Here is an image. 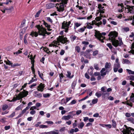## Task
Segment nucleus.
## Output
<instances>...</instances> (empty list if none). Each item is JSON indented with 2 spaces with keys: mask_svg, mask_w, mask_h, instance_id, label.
Here are the masks:
<instances>
[{
  "mask_svg": "<svg viewBox=\"0 0 134 134\" xmlns=\"http://www.w3.org/2000/svg\"><path fill=\"white\" fill-rule=\"evenodd\" d=\"M118 32L115 31H111L108 35L109 37V40H111L112 44L116 47L118 46H121L123 44L121 39L119 40V42L118 40H116V38L118 36Z\"/></svg>",
  "mask_w": 134,
  "mask_h": 134,
  "instance_id": "1",
  "label": "nucleus"
},
{
  "mask_svg": "<svg viewBox=\"0 0 134 134\" xmlns=\"http://www.w3.org/2000/svg\"><path fill=\"white\" fill-rule=\"evenodd\" d=\"M95 32L94 36L101 42H104L103 40L105 39V37L102 36V35L105 36L106 35V33L104 32L101 33L99 31H98L96 30H95Z\"/></svg>",
  "mask_w": 134,
  "mask_h": 134,
  "instance_id": "2",
  "label": "nucleus"
},
{
  "mask_svg": "<svg viewBox=\"0 0 134 134\" xmlns=\"http://www.w3.org/2000/svg\"><path fill=\"white\" fill-rule=\"evenodd\" d=\"M35 27H36L38 31L37 32H34L33 31H32L30 34V35L32 36L33 37L34 36L35 37H36L38 36V35H40V33L39 32L40 31L42 30L41 29V25H36L35 26Z\"/></svg>",
  "mask_w": 134,
  "mask_h": 134,
  "instance_id": "3",
  "label": "nucleus"
},
{
  "mask_svg": "<svg viewBox=\"0 0 134 134\" xmlns=\"http://www.w3.org/2000/svg\"><path fill=\"white\" fill-rule=\"evenodd\" d=\"M58 43H61L63 44L66 43H69L70 41L67 40V38L64 37V36H59L57 38Z\"/></svg>",
  "mask_w": 134,
  "mask_h": 134,
  "instance_id": "4",
  "label": "nucleus"
},
{
  "mask_svg": "<svg viewBox=\"0 0 134 134\" xmlns=\"http://www.w3.org/2000/svg\"><path fill=\"white\" fill-rule=\"evenodd\" d=\"M42 30L40 31L39 32L40 35L42 36H43V38H44L46 36V34L49 35L51 34V32H48L47 31V29L44 27L42 25H41Z\"/></svg>",
  "mask_w": 134,
  "mask_h": 134,
  "instance_id": "5",
  "label": "nucleus"
},
{
  "mask_svg": "<svg viewBox=\"0 0 134 134\" xmlns=\"http://www.w3.org/2000/svg\"><path fill=\"white\" fill-rule=\"evenodd\" d=\"M55 7L57 9V10L59 12H62L64 11V5L62 3L56 4Z\"/></svg>",
  "mask_w": 134,
  "mask_h": 134,
  "instance_id": "6",
  "label": "nucleus"
},
{
  "mask_svg": "<svg viewBox=\"0 0 134 134\" xmlns=\"http://www.w3.org/2000/svg\"><path fill=\"white\" fill-rule=\"evenodd\" d=\"M105 67L106 69V72L107 73H108L111 69L110 63L108 62L106 63Z\"/></svg>",
  "mask_w": 134,
  "mask_h": 134,
  "instance_id": "7",
  "label": "nucleus"
},
{
  "mask_svg": "<svg viewBox=\"0 0 134 134\" xmlns=\"http://www.w3.org/2000/svg\"><path fill=\"white\" fill-rule=\"evenodd\" d=\"M45 86V85L44 84H43L42 83H41L38 86V91H41V92H43V91L44 88Z\"/></svg>",
  "mask_w": 134,
  "mask_h": 134,
  "instance_id": "8",
  "label": "nucleus"
},
{
  "mask_svg": "<svg viewBox=\"0 0 134 134\" xmlns=\"http://www.w3.org/2000/svg\"><path fill=\"white\" fill-rule=\"evenodd\" d=\"M92 50L91 49L87 50L84 52V56L86 57L87 58H89L90 57V52Z\"/></svg>",
  "mask_w": 134,
  "mask_h": 134,
  "instance_id": "9",
  "label": "nucleus"
},
{
  "mask_svg": "<svg viewBox=\"0 0 134 134\" xmlns=\"http://www.w3.org/2000/svg\"><path fill=\"white\" fill-rule=\"evenodd\" d=\"M42 21L43 22V24L47 28V30L48 31H51L52 30V29H50L51 26L48 24L44 20H43Z\"/></svg>",
  "mask_w": 134,
  "mask_h": 134,
  "instance_id": "10",
  "label": "nucleus"
},
{
  "mask_svg": "<svg viewBox=\"0 0 134 134\" xmlns=\"http://www.w3.org/2000/svg\"><path fill=\"white\" fill-rule=\"evenodd\" d=\"M23 91H22L21 93H20V95L21 96V98H24L25 97H26L27 95L28 94V92L27 91H25V90H23Z\"/></svg>",
  "mask_w": 134,
  "mask_h": 134,
  "instance_id": "11",
  "label": "nucleus"
},
{
  "mask_svg": "<svg viewBox=\"0 0 134 134\" xmlns=\"http://www.w3.org/2000/svg\"><path fill=\"white\" fill-rule=\"evenodd\" d=\"M127 134H134V129H133L130 127H128V128L127 129Z\"/></svg>",
  "mask_w": 134,
  "mask_h": 134,
  "instance_id": "12",
  "label": "nucleus"
},
{
  "mask_svg": "<svg viewBox=\"0 0 134 134\" xmlns=\"http://www.w3.org/2000/svg\"><path fill=\"white\" fill-rule=\"evenodd\" d=\"M124 126L125 129L122 128L120 129V130L122 132L123 134H127L128 133L127 132V129L128 128V127L126 125H124Z\"/></svg>",
  "mask_w": 134,
  "mask_h": 134,
  "instance_id": "13",
  "label": "nucleus"
},
{
  "mask_svg": "<svg viewBox=\"0 0 134 134\" xmlns=\"http://www.w3.org/2000/svg\"><path fill=\"white\" fill-rule=\"evenodd\" d=\"M55 6L54 4L52 3H49L47 4L46 5V7L47 9H49L54 7Z\"/></svg>",
  "mask_w": 134,
  "mask_h": 134,
  "instance_id": "14",
  "label": "nucleus"
},
{
  "mask_svg": "<svg viewBox=\"0 0 134 134\" xmlns=\"http://www.w3.org/2000/svg\"><path fill=\"white\" fill-rule=\"evenodd\" d=\"M71 116L70 115H68L67 116L64 115L63 116L62 118V119L65 120H67L70 119Z\"/></svg>",
  "mask_w": 134,
  "mask_h": 134,
  "instance_id": "15",
  "label": "nucleus"
},
{
  "mask_svg": "<svg viewBox=\"0 0 134 134\" xmlns=\"http://www.w3.org/2000/svg\"><path fill=\"white\" fill-rule=\"evenodd\" d=\"M34 96L38 98H40L42 97V94L41 93H38L37 91H35L34 92Z\"/></svg>",
  "mask_w": 134,
  "mask_h": 134,
  "instance_id": "16",
  "label": "nucleus"
},
{
  "mask_svg": "<svg viewBox=\"0 0 134 134\" xmlns=\"http://www.w3.org/2000/svg\"><path fill=\"white\" fill-rule=\"evenodd\" d=\"M62 24V29H65V28L69 27L67 24V22L66 21H64Z\"/></svg>",
  "mask_w": 134,
  "mask_h": 134,
  "instance_id": "17",
  "label": "nucleus"
},
{
  "mask_svg": "<svg viewBox=\"0 0 134 134\" xmlns=\"http://www.w3.org/2000/svg\"><path fill=\"white\" fill-rule=\"evenodd\" d=\"M126 7L127 8V9H128L129 12L131 13L133 11L134 6H130L129 5H126Z\"/></svg>",
  "mask_w": 134,
  "mask_h": 134,
  "instance_id": "18",
  "label": "nucleus"
},
{
  "mask_svg": "<svg viewBox=\"0 0 134 134\" xmlns=\"http://www.w3.org/2000/svg\"><path fill=\"white\" fill-rule=\"evenodd\" d=\"M31 57L30 58V59L31 60V63L32 64V66H31V69H34V63L35 62V60H32V59H33V57L32 55H31L30 56Z\"/></svg>",
  "mask_w": 134,
  "mask_h": 134,
  "instance_id": "19",
  "label": "nucleus"
},
{
  "mask_svg": "<svg viewBox=\"0 0 134 134\" xmlns=\"http://www.w3.org/2000/svg\"><path fill=\"white\" fill-rule=\"evenodd\" d=\"M77 83V80H74L71 85V87L72 89H74Z\"/></svg>",
  "mask_w": 134,
  "mask_h": 134,
  "instance_id": "20",
  "label": "nucleus"
},
{
  "mask_svg": "<svg viewBox=\"0 0 134 134\" xmlns=\"http://www.w3.org/2000/svg\"><path fill=\"white\" fill-rule=\"evenodd\" d=\"M67 74L66 75V76L69 79H72V78L74 76V75H72L71 76V72L70 71H67Z\"/></svg>",
  "mask_w": 134,
  "mask_h": 134,
  "instance_id": "21",
  "label": "nucleus"
},
{
  "mask_svg": "<svg viewBox=\"0 0 134 134\" xmlns=\"http://www.w3.org/2000/svg\"><path fill=\"white\" fill-rule=\"evenodd\" d=\"M84 125V123L83 122H82L78 125L77 126L79 128L81 129L83 127Z\"/></svg>",
  "mask_w": 134,
  "mask_h": 134,
  "instance_id": "22",
  "label": "nucleus"
},
{
  "mask_svg": "<svg viewBox=\"0 0 134 134\" xmlns=\"http://www.w3.org/2000/svg\"><path fill=\"white\" fill-rule=\"evenodd\" d=\"M86 28V27L85 26H84L83 27L77 30L78 32H82L84 31L85 29Z\"/></svg>",
  "mask_w": 134,
  "mask_h": 134,
  "instance_id": "23",
  "label": "nucleus"
},
{
  "mask_svg": "<svg viewBox=\"0 0 134 134\" xmlns=\"http://www.w3.org/2000/svg\"><path fill=\"white\" fill-rule=\"evenodd\" d=\"M127 120L131 123L134 124V118H130L127 119Z\"/></svg>",
  "mask_w": 134,
  "mask_h": 134,
  "instance_id": "24",
  "label": "nucleus"
},
{
  "mask_svg": "<svg viewBox=\"0 0 134 134\" xmlns=\"http://www.w3.org/2000/svg\"><path fill=\"white\" fill-rule=\"evenodd\" d=\"M129 18V20H133L132 22V23H131V24L133 25L134 26V15H133V16H130Z\"/></svg>",
  "mask_w": 134,
  "mask_h": 134,
  "instance_id": "25",
  "label": "nucleus"
},
{
  "mask_svg": "<svg viewBox=\"0 0 134 134\" xmlns=\"http://www.w3.org/2000/svg\"><path fill=\"white\" fill-rule=\"evenodd\" d=\"M112 126L115 128H116V122L114 120H112Z\"/></svg>",
  "mask_w": 134,
  "mask_h": 134,
  "instance_id": "26",
  "label": "nucleus"
},
{
  "mask_svg": "<svg viewBox=\"0 0 134 134\" xmlns=\"http://www.w3.org/2000/svg\"><path fill=\"white\" fill-rule=\"evenodd\" d=\"M27 34H26L24 37V43L25 44H28L27 41L26 40V38L27 37Z\"/></svg>",
  "mask_w": 134,
  "mask_h": 134,
  "instance_id": "27",
  "label": "nucleus"
},
{
  "mask_svg": "<svg viewBox=\"0 0 134 134\" xmlns=\"http://www.w3.org/2000/svg\"><path fill=\"white\" fill-rule=\"evenodd\" d=\"M80 48L78 46H76L75 47V51L78 53H79L80 51Z\"/></svg>",
  "mask_w": 134,
  "mask_h": 134,
  "instance_id": "28",
  "label": "nucleus"
},
{
  "mask_svg": "<svg viewBox=\"0 0 134 134\" xmlns=\"http://www.w3.org/2000/svg\"><path fill=\"white\" fill-rule=\"evenodd\" d=\"M130 100L132 102H134V93H132L131 96H130Z\"/></svg>",
  "mask_w": 134,
  "mask_h": 134,
  "instance_id": "29",
  "label": "nucleus"
},
{
  "mask_svg": "<svg viewBox=\"0 0 134 134\" xmlns=\"http://www.w3.org/2000/svg\"><path fill=\"white\" fill-rule=\"evenodd\" d=\"M8 107V105L5 104L3 105L2 107V109L3 111H4L7 109Z\"/></svg>",
  "mask_w": 134,
  "mask_h": 134,
  "instance_id": "30",
  "label": "nucleus"
},
{
  "mask_svg": "<svg viewBox=\"0 0 134 134\" xmlns=\"http://www.w3.org/2000/svg\"><path fill=\"white\" fill-rule=\"evenodd\" d=\"M68 1V0H61V2L60 3H62L63 5H64L65 4H66Z\"/></svg>",
  "mask_w": 134,
  "mask_h": 134,
  "instance_id": "31",
  "label": "nucleus"
},
{
  "mask_svg": "<svg viewBox=\"0 0 134 134\" xmlns=\"http://www.w3.org/2000/svg\"><path fill=\"white\" fill-rule=\"evenodd\" d=\"M42 10V9L40 10L35 15V18L38 17H39Z\"/></svg>",
  "mask_w": 134,
  "mask_h": 134,
  "instance_id": "32",
  "label": "nucleus"
},
{
  "mask_svg": "<svg viewBox=\"0 0 134 134\" xmlns=\"http://www.w3.org/2000/svg\"><path fill=\"white\" fill-rule=\"evenodd\" d=\"M38 73L40 77L41 78V79L43 80V73H41L40 71H38Z\"/></svg>",
  "mask_w": 134,
  "mask_h": 134,
  "instance_id": "33",
  "label": "nucleus"
},
{
  "mask_svg": "<svg viewBox=\"0 0 134 134\" xmlns=\"http://www.w3.org/2000/svg\"><path fill=\"white\" fill-rule=\"evenodd\" d=\"M123 103L124 104H126V105H128L131 107H132V104L131 102L129 103L127 102H126L125 103L123 102Z\"/></svg>",
  "mask_w": 134,
  "mask_h": 134,
  "instance_id": "34",
  "label": "nucleus"
},
{
  "mask_svg": "<svg viewBox=\"0 0 134 134\" xmlns=\"http://www.w3.org/2000/svg\"><path fill=\"white\" fill-rule=\"evenodd\" d=\"M70 38L71 39V41L72 42H73L77 38V37L74 35V36H72L70 37Z\"/></svg>",
  "mask_w": 134,
  "mask_h": 134,
  "instance_id": "35",
  "label": "nucleus"
},
{
  "mask_svg": "<svg viewBox=\"0 0 134 134\" xmlns=\"http://www.w3.org/2000/svg\"><path fill=\"white\" fill-rule=\"evenodd\" d=\"M90 71L89 69H88L87 70L88 73L89 74L90 76H91L92 77H94V75L93 74V71H91L90 72L89 71Z\"/></svg>",
  "mask_w": 134,
  "mask_h": 134,
  "instance_id": "36",
  "label": "nucleus"
},
{
  "mask_svg": "<svg viewBox=\"0 0 134 134\" xmlns=\"http://www.w3.org/2000/svg\"><path fill=\"white\" fill-rule=\"evenodd\" d=\"M127 71L128 72L129 74H133L134 75V71H132L131 70L129 69H126Z\"/></svg>",
  "mask_w": 134,
  "mask_h": 134,
  "instance_id": "37",
  "label": "nucleus"
},
{
  "mask_svg": "<svg viewBox=\"0 0 134 134\" xmlns=\"http://www.w3.org/2000/svg\"><path fill=\"white\" fill-rule=\"evenodd\" d=\"M39 127L40 128H47L48 127V126L45 125H41L39 126Z\"/></svg>",
  "mask_w": 134,
  "mask_h": 134,
  "instance_id": "38",
  "label": "nucleus"
},
{
  "mask_svg": "<svg viewBox=\"0 0 134 134\" xmlns=\"http://www.w3.org/2000/svg\"><path fill=\"white\" fill-rule=\"evenodd\" d=\"M130 62L129 61V60L127 59H123V63L124 64L126 63L128 64L130 63Z\"/></svg>",
  "mask_w": 134,
  "mask_h": 134,
  "instance_id": "39",
  "label": "nucleus"
},
{
  "mask_svg": "<svg viewBox=\"0 0 134 134\" xmlns=\"http://www.w3.org/2000/svg\"><path fill=\"white\" fill-rule=\"evenodd\" d=\"M59 75L60 79V82H61L62 79L64 77V76L62 73L59 74Z\"/></svg>",
  "mask_w": 134,
  "mask_h": 134,
  "instance_id": "40",
  "label": "nucleus"
},
{
  "mask_svg": "<svg viewBox=\"0 0 134 134\" xmlns=\"http://www.w3.org/2000/svg\"><path fill=\"white\" fill-rule=\"evenodd\" d=\"M45 122L48 124H50V126L51 125H52L54 124L53 122L52 121H46Z\"/></svg>",
  "mask_w": 134,
  "mask_h": 134,
  "instance_id": "41",
  "label": "nucleus"
},
{
  "mask_svg": "<svg viewBox=\"0 0 134 134\" xmlns=\"http://www.w3.org/2000/svg\"><path fill=\"white\" fill-rule=\"evenodd\" d=\"M20 93H19L18 96H16V100H19L20 99H21L23 98H21V96L20 95Z\"/></svg>",
  "mask_w": 134,
  "mask_h": 134,
  "instance_id": "42",
  "label": "nucleus"
},
{
  "mask_svg": "<svg viewBox=\"0 0 134 134\" xmlns=\"http://www.w3.org/2000/svg\"><path fill=\"white\" fill-rule=\"evenodd\" d=\"M50 94L47 93L46 94H43V97L44 98H47L50 96Z\"/></svg>",
  "mask_w": 134,
  "mask_h": 134,
  "instance_id": "43",
  "label": "nucleus"
},
{
  "mask_svg": "<svg viewBox=\"0 0 134 134\" xmlns=\"http://www.w3.org/2000/svg\"><path fill=\"white\" fill-rule=\"evenodd\" d=\"M114 67L118 69L120 67V65L119 63L115 64Z\"/></svg>",
  "mask_w": 134,
  "mask_h": 134,
  "instance_id": "44",
  "label": "nucleus"
},
{
  "mask_svg": "<svg viewBox=\"0 0 134 134\" xmlns=\"http://www.w3.org/2000/svg\"><path fill=\"white\" fill-rule=\"evenodd\" d=\"M98 99L96 98L95 99H93L92 101V103L93 104H94L97 103Z\"/></svg>",
  "mask_w": 134,
  "mask_h": 134,
  "instance_id": "45",
  "label": "nucleus"
},
{
  "mask_svg": "<svg viewBox=\"0 0 134 134\" xmlns=\"http://www.w3.org/2000/svg\"><path fill=\"white\" fill-rule=\"evenodd\" d=\"M129 78L130 80L134 81V76L131 75L129 76Z\"/></svg>",
  "mask_w": 134,
  "mask_h": 134,
  "instance_id": "46",
  "label": "nucleus"
},
{
  "mask_svg": "<svg viewBox=\"0 0 134 134\" xmlns=\"http://www.w3.org/2000/svg\"><path fill=\"white\" fill-rule=\"evenodd\" d=\"M15 114V112H13V113L10 115H9L8 116V118H12L14 117Z\"/></svg>",
  "mask_w": 134,
  "mask_h": 134,
  "instance_id": "47",
  "label": "nucleus"
},
{
  "mask_svg": "<svg viewBox=\"0 0 134 134\" xmlns=\"http://www.w3.org/2000/svg\"><path fill=\"white\" fill-rule=\"evenodd\" d=\"M94 66L95 69L97 70L99 69V68L98 66V64H94Z\"/></svg>",
  "mask_w": 134,
  "mask_h": 134,
  "instance_id": "48",
  "label": "nucleus"
},
{
  "mask_svg": "<svg viewBox=\"0 0 134 134\" xmlns=\"http://www.w3.org/2000/svg\"><path fill=\"white\" fill-rule=\"evenodd\" d=\"M81 25V24L80 23H76L75 24V26L74 27V29H75L76 28L75 27V26H76V27H77L79 26H80Z\"/></svg>",
  "mask_w": 134,
  "mask_h": 134,
  "instance_id": "49",
  "label": "nucleus"
},
{
  "mask_svg": "<svg viewBox=\"0 0 134 134\" xmlns=\"http://www.w3.org/2000/svg\"><path fill=\"white\" fill-rule=\"evenodd\" d=\"M8 61L7 62H6V64L7 65H11L12 66V64H13L9 60H7Z\"/></svg>",
  "mask_w": 134,
  "mask_h": 134,
  "instance_id": "50",
  "label": "nucleus"
},
{
  "mask_svg": "<svg viewBox=\"0 0 134 134\" xmlns=\"http://www.w3.org/2000/svg\"><path fill=\"white\" fill-rule=\"evenodd\" d=\"M21 65L20 64H19L18 63H15L13 65L12 64V68H14V67L16 66H20Z\"/></svg>",
  "mask_w": 134,
  "mask_h": 134,
  "instance_id": "51",
  "label": "nucleus"
},
{
  "mask_svg": "<svg viewBox=\"0 0 134 134\" xmlns=\"http://www.w3.org/2000/svg\"><path fill=\"white\" fill-rule=\"evenodd\" d=\"M47 20L51 23H53V21L50 17H47Z\"/></svg>",
  "mask_w": 134,
  "mask_h": 134,
  "instance_id": "52",
  "label": "nucleus"
},
{
  "mask_svg": "<svg viewBox=\"0 0 134 134\" xmlns=\"http://www.w3.org/2000/svg\"><path fill=\"white\" fill-rule=\"evenodd\" d=\"M89 42L88 41H83L82 42V44H84V45H87L88 44Z\"/></svg>",
  "mask_w": 134,
  "mask_h": 134,
  "instance_id": "53",
  "label": "nucleus"
},
{
  "mask_svg": "<svg viewBox=\"0 0 134 134\" xmlns=\"http://www.w3.org/2000/svg\"><path fill=\"white\" fill-rule=\"evenodd\" d=\"M22 53V51H20L19 50L17 52H16L15 53L14 52V54H16L17 55L21 53Z\"/></svg>",
  "mask_w": 134,
  "mask_h": 134,
  "instance_id": "54",
  "label": "nucleus"
},
{
  "mask_svg": "<svg viewBox=\"0 0 134 134\" xmlns=\"http://www.w3.org/2000/svg\"><path fill=\"white\" fill-rule=\"evenodd\" d=\"M96 96H97L98 98L102 96V94L100 93H99L98 92L96 93L95 94Z\"/></svg>",
  "mask_w": 134,
  "mask_h": 134,
  "instance_id": "55",
  "label": "nucleus"
},
{
  "mask_svg": "<svg viewBox=\"0 0 134 134\" xmlns=\"http://www.w3.org/2000/svg\"><path fill=\"white\" fill-rule=\"evenodd\" d=\"M123 29L126 32L129 31L130 30L129 28L128 27H124V28H123Z\"/></svg>",
  "mask_w": 134,
  "mask_h": 134,
  "instance_id": "56",
  "label": "nucleus"
},
{
  "mask_svg": "<svg viewBox=\"0 0 134 134\" xmlns=\"http://www.w3.org/2000/svg\"><path fill=\"white\" fill-rule=\"evenodd\" d=\"M76 103V101L75 100H72L71 102H70V103L69 104H74Z\"/></svg>",
  "mask_w": 134,
  "mask_h": 134,
  "instance_id": "57",
  "label": "nucleus"
},
{
  "mask_svg": "<svg viewBox=\"0 0 134 134\" xmlns=\"http://www.w3.org/2000/svg\"><path fill=\"white\" fill-rule=\"evenodd\" d=\"M107 45L109 47V48L111 49L113 47L112 46L111 44L110 43H108L107 44Z\"/></svg>",
  "mask_w": 134,
  "mask_h": 134,
  "instance_id": "58",
  "label": "nucleus"
},
{
  "mask_svg": "<svg viewBox=\"0 0 134 134\" xmlns=\"http://www.w3.org/2000/svg\"><path fill=\"white\" fill-rule=\"evenodd\" d=\"M102 19L101 17L97 16L95 20L96 21H100Z\"/></svg>",
  "mask_w": 134,
  "mask_h": 134,
  "instance_id": "59",
  "label": "nucleus"
},
{
  "mask_svg": "<svg viewBox=\"0 0 134 134\" xmlns=\"http://www.w3.org/2000/svg\"><path fill=\"white\" fill-rule=\"evenodd\" d=\"M98 51L97 50H96L94 52H93V55L94 56H95L97 54H98Z\"/></svg>",
  "mask_w": 134,
  "mask_h": 134,
  "instance_id": "60",
  "label": "nucleus"
},
{
  "mask_svg": "<svg viewBox=\"0 0 134 134\" xmlns=\"http://www.w3.org/2000/svg\"><path fill=\"white\" fill-rule=\"evenodd\" d=\"M125 115L126 117L129 118L131 116V114L129 113H126L125 114Z\"/></svg>",
  "mask_w": 134,
  "mask_h": 134,
  "instance_id": "61",
  "label": "nucleus"
},
{
  "mask_svg": "<svg viewBox=\"0 0 134 134\" xmlns=\"http://www.w3.org/2000/svg\"><path fill=\"white\" fill-rule=\"evenodd\" d=\"M85 77L86 78L88 79H90V77L89 76V75L87 73H85Z\"/></svg>",
  "mask_w": 134,
  "mask_h": 134,
  "instance_id": "62",
  "label": "nucleus"
},
{
  "mask_svg": "<svg viewBox=\"0 0 134 134\" xmlns=\"http://www.w3.org/2000/svg\"><path fill=\"white\" fill-rule=\"evenodd\" d=\"M10 126H5L4 127V129L5 130H7L10 128Z\"/></svg>",
  "mask_w": 134,
  "mask_h": 134,
  "instance_id": "63",
  "label": "nucleus"
},
{
  "mask_svg": "<svg viewBox=\"0 0 134 134\" xmlns=\"http://www.w3.org/2000/svg\"><path fill=\"white\" fill-rule=\"evenodd\" d=\"M36 85L37 84L36 83H34L30 86V87L31 88H32L33 87L36 86Z\"/></svg>",
  "mask_w": 134,
  "mask_h": 134,
  "instance_id": "64",
  "label": "nucleus"
}]
</instances>
